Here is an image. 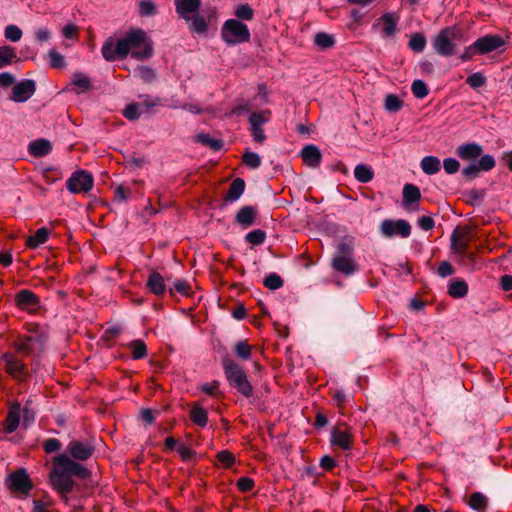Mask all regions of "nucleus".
<instances>
[{"label":"nucleus","mask_w":512,"mask_h":512,"mask_svg":"<svg viewBox=\"0 0 512 512\" xmlns=\"http://www.w3.org/2000/svg\"><path fill=\"white\" fill-rule=\"evenodd\" d=\"M201 0H175L176 11L181 18L190 21L192 14L198 12Z\"/></svg>","instance_id":"4468645a"},{"label":"nucleus","mask_w":512,"mask_h":512,"mask_svg":"<svg viewBox=\"0 0 512 512\" xmlns=\"http://www.w3.org/2000/svg\"><path fill=\"white\" fill-rule=\"evenodd\" d=\"M177 452L184 461L191 460L194 455V452L188 446L181 443L177 446Z\"/></svg>","instance_id":"680f3d73"},{"label":"nucleus","mask_w":512,"mask_h":512,"mask_svg":"<svg viewBox=\"0 0 512 512\" xmlns=\"http://www.w3.org/2000/svg\"><path fill=\"white\" fill-rule=\"evenodd\" d=\"M15 48L4 45L0 46V68L11 65L16 60Z\"/></svg>","instance_id":"7c9ffc66"},{"label":"nucleus","mask_w":512,"mask_h":512,"mask_svg":"<svg viewBox=\"0 0 512 512\" xmlns=\"http://www.w3.org/2000/svg\"><path fill=\"white\" fill-rule=\"evenodd\" d=\"M62 35L66 40L74 42L77 40L78 29L74 24H66L62 29Z\"/></svg>","instance_id":"13d9d810"},{"label":"nucleus","mask_w":512,"mask_h":512,"mask_svg":"<svg viewBox=\"0 0 512 512\" xmlns=\"http://www.w3.org/2000/svg\"><path fill=\"white\" fill-rule=\"evenodd\" d=\"M243 162L246 166L256 169L261 164V157L257 153L246 151L243 155Z\"/></svg>","instance_id":"49530a36"},{"label":"nucleus","mask_w":512,"mask_h":512,"mask_svg":"<svg viewBox=\"0 0 512 512\" xmlns=\"http://www.w3.org/2000/svg\"><path fill=\"white\" fill-rule=\"evenodd\" d=\"M71 85L73 86L75 92L80 94L88 91L91 88V80L87 75L81 72H75L72 75Z\"/></svg>","instance_id":"4be33fe9"},{"label":"nucleus","mask_w":512,"mask_h":512,"mask_svg":"<svg viewBox=\"0 0 512 512\" xmlns=\"http://www.w3.org/2000/svg\"><path fill=\"white\" fill-rule=\"evenodd\" d=\"M373 170L364 164H359L354 169L355 178L361 183H368L373 178Z\"/></svg>","instance_id":"2f4dec72"},{"label":"nucleus","mask_w":512,"mask_h":512,"mask_svg":"<svg viewBox=\"0 0 512 512\" xmlns=\"http://www.w3.org/2000/svg\"><path fill=\"white\" fill-rule=\"evenodd\" d=\"M4 364V370L11 377L22 380L27 375V369L25 365L15 355L11 353H5L1 358Z\"/></svg>","instance_id":"9d476101"},{"label":"nucleus","mask_w":512,"mask_h":512,"mask_svg":"<svg viewBox=\"0 0 512 512\" xmlns=\"http://www.w3.org/2000/svg\"><path fill=\"white\" fill-rule=\"evenodd\" d=\"M254 486V481L249 477H241L237 481V487L242 492H248L250 491Z\"/></svg>","instance_id":"052dcab7"},{"label":"nucleus","mask_w":512,"mask_h":512,"mask_svg":"<svg viewBox=\"0 0 512 512\" xmlns=\"http://www.w3.org/2000/svg\"><path fill=\"white\" fill-rule=\"evenodd\" d=\"M143 114L140 103H131L123 110V115L129 120H136Z\"/></svg>","instance_id":"a19ab883"},{"label":"nucleus","mask_w":512,"mask_h":512,"mask_svg":"<svg viewBox=\"0 0 512 512\" xmlns=\"http://www.w3.org/2000/svg\"><path fill=\"white\" fill-rule=\"evenodd\" d=\"M264 285L271 290H276L282 287L283 280L279 275L271 273L265 277Z\"/></svg>","instance_id":"3c124183"},{"label":"nucleus","mask_w":512,"mask_h":512,"mask_svg":"<svg viewBox=\"0 0 512 512\" xmlns=\"http://www.w3.org/2000/svg\"><path fill=\"white\" fill-rule=\"evenodd\" d=\"M33 512H50L49 503L44 500H34Z\"/></svg>","instance_id":"774afa93"},{"label":"nucleus","mask_w":512,"mask_h":512,"mask_svg":"<svg viewBox=\"0 0 512 512\" xmlns=\"http://www.w3.org/2000/svg\"><path fill=\"white\" fill-rule=\"evenodd\" d=\"M35 92V83L33 80H22L12 89L11 100L15 102H25L32 97Z\"/></svg>","instance_id":"f8f14e48"},{"label":"nucleus","mask_w":512,"mask_h":512,"mask_svg":"<svg viewBox=\"0 0 512 512\" xmlns=\"http://www.w3.org/2000/svg\"><path fill=\"white\" fill-rule=\"evenodd\" d=\"M147 286L149 290L155 295L163 294L166 289L164 278L158 272H153L149 275Z\"/></svg>","instance_id":"5701e85b"},{"label":"nucleus","mask_w":512,"mask_h":512,"mask_svg":"<svg viewBox=\"0 0 512 512\" xmlns=\"http://www.w3.org/2000/svg\"><path fill=\"white\" fill-rule=\"evenodd\" d=\"M266 234L263 230L257 229L250 231L246 235V241L253 245H260L265 241Z\"/></svg>","instance_id":"de8ad7c7"},{"label":"nucleus","mask_w":512,"mask_h":512,"mask_svg":"<svg viewBox=\"0 0 512 512\" xmlns=\"http://www.w3.org/2000/svg\"><path fill=\"white\" fill-rule=\"evenodd\" d=\"M139 13L141 16H151L156 13V6L150 0H143L139 3Z\"/></svg>","instance_id":"603ef678"},{"label":"nucleus","mask_w":512,"mask_h":512,"mask_svg":"<svg viewBox=\"0 0 512 512\" xmlns=\"http://www.w3.org/2000/svg\"><path fill=\"white\" fill-rule=\"evenodd\" d=\"M101 52L107 61H114L127 55L137 60H144L152 56L153 43L144 30L132 28L116 41L107 40Z\"/></svg>","instance_id":"f257e3e1"},{"label":"nucleus","mask_w":512,"mask_h":512,"mask_svg":"<svg viewBox=\"0 0 512 512\" xmlns=\"http://www.w3.org/2000/svg\"><path fill=\"white\" fill-rule=\"evenodd\" d=\"M270 114L269 110L251 113L249 117L250 127H262L263 124L269 121Z\"/></svg>","instance_id":"f704fd0d"},{"label":"nucleus","mask_w":512,"mask_h":512,"mask_svg":"<svg viewBox=\"0 0 512 512\" xmlns=\"http://www.w3.org/2000/svg\"><path fill=\"white\" fill-rule=\"evenodd\" d=\"M23 36L22 30L14 24L7 25L4 29V37L11 42H18Z\"/></svg>","instance_id":"58836bf2"},{"label":"nucleus","mask_w":512,"mask_h":512,"mask_svg":"<svg viewBox=\"0 0 512 512\" xmlns=\"http://www.w3.org/2000/svg\"><path fill=\"white\" fill-rule=\"evenodd\" d=\"M477 165L480 171H489L494 168L495 160L493 156L486 154L479 159Z\"/></svg>","instance_id":"864d4df0"},{"label":"nucleus","mask_w":512,"mask_h":512,"mask_svg":"<svg viewBox=\"0 0 512 512\" xmlns=\"http://www.w3.org/2000/svg\"><path fill=\"white\" fill-rule=\"evenodd\" d=\"M409 48L415 52H422L426 46V38L421 33H415L410 37Z\"/></svg>","instance_id":"ea45409f"},{"label":"nucleus","mask_w":512,"mask_h":512,"mask_svg":"<svg viewBox=\"0 0 512 512\" xmlns=\"http://www.w3.org/2000/svg\"><path fill=\"white\" fill-rule=\"evenodd\" d=\"M189 23V29L193 33L197 34H205L208 30V25L206 23V20L203 16H200L197 13L192 14V18H190V21H187Z\"/></svg>","instance_id":"c85d7f7f"},{"label":"nucleus","mask_w":512,"mask_h":512,"mask_svg":"<svg viewBox=\"0 0 512 512\" xmlns=\"http://www.w3.org/2000/svg\"><path fill=\"white\" fill-rule=\"evenodd\" d=\"M237 357L247 360L251 356V348L245 341L237 342L234 348Z\"/></svg>","instance_id":"8fccbe9b"},{"label":"nucleus","mask_w":512,"mask_h":512,"mask_svg":"<svg viewBox=\"0 0 512 512\" xmlns=\"http://www.w3.org/2000/svg\"><path fill=\"white\" fill-rule=\"evenodd\" d=\"M301 156L304 163L312 168L320 165L322 154L320 149L315 145H307L301 151Z\"/></svg>","instance_id":"dca6fc26"},{"label":"nucleus","mask_w":512,"mask_h":512,"mask_svg":"<svg viewBox=\"0 0 512 512\" xmlns=\"http://www.w3.org/2000/svg\"><path fill=\"white\" fill-rule=\"evenodd\" d=\"M49 237V230L45 227H41L37 229V231L28 237L27 239V246L31 249H35L41 244L45 243L48 240Z\"/></svg>","instance_id":"bb28decb"},{"label":"nucleus","mask_w":512,"mask_h":512,"mask_svg":"<svg viewBox=\"0 0 512 512\" xmlns=\"http://www.w3.org/2000/svg\"><path fill=\"white\" fill-rule=\"evenodd\" d=\"M223 366L230 385L244 396L249 397L252 394V386L243 369L234 361L228 359L224 361Z\"/></svg>","instance_id":"39448f33"},{"label":"nucleus","mask_w":512,"mask_h":512,"mask_svg":"<svg viewBox=\"0 0 512 512\" xmlns=\"http://www.w3.org/2000/svg\"><path fill=\"white\" fill-rule=\"evenodd\" d=\"M235 15L242 20H251L253 18V10L247 4L240 5L235 10Z\"/></svg>","instance_id":"4d7b16f0"},{"label":"nucleus","mask_w":512,"mask_h":512,"mask_svg":"<svg viewBox=\"0 0 512 512\" xmlns=\"http://www.w3.org/2000/svg\"><path fill=\"white\" fill-rule=\"evenodd\" d=\"M49 65L52 68H64L66 66L65 58L56 49L52 48L48 52Z\"/></svg>","instance_id":"e433bc0d"},{"label":"nucleus","mask_w":512,"mask_h":512,"mask_svg":"<svg viewBox=\"0 0 512 512\" xmlns=\"http://www.w3.org/2000/svg\"><path fill=\"white\" fill-rule=\"evenodd\" d=\"M143 113H149L154 108L161 106V99L158 97L143 96L140 102Z\"/></svg>","instance_id":"a18cd8bd"},{"label":"nucleus","mask_w":512,"mask_h":512,"mask_svg":"<svg viewBox=\"0 0 512 512\" xmlns=\"http://www.w3.org/2000/svg\"><path fill=\"white\" fill-rule=\"evenodd\" d=\"M456 152L462 160H471L481 155L482 147L477 143H468L460 145Z\"/></svg>","instance_id":"aec40b11"},{"label":"nucleus","mask_w":512,"mask_h":512,"mask_svg":"<svg viewBox=\"0 0 512 512\" xmlns=\"http://www.w3.org/2000/svg\"><path fill=\"white\" fill-rule=\"evenodd\" d=\"M330 441L332 445L338 446L343 450H349L352 446L351 434L347 431H342L340 429H334L331 432Z\"/></svg>","instance_id":"a211bd4d"},{"label":"nucleus","mask_w":512,"mask_h":512,"mask_svg":"<svg viewBox=\"0 0 512 512\" xmlns=\"http://www.w3.org/2000/svg\"><path fill=\"white\" fill-rule=\"evenodd\" d=\"M51 150V144L48 140L39 139L29 144V152L36 157H43Z\"/></svg>","instance_id":"a878e982"},{"label":"nucleus","mask_w":512,"mask_h":512,"mask_svg":"<svg viewBox=\"0 0 512 512\" xmlns=\"http://www.w3.org/2000/svg\"><path fill=\"white\" fill-rule=\"evenodd\" d=\"M250 131L255 142L263 143L265 141L266 136L262 127H250Z\"/></svg>","instance_id":"0e129e2a"},{"label":"nucleus","mask_w":512,"mask_h":512,"mask_svg":"<svg viewBox=\"0 0 512 512\" xmlns=\"http://www.w3.org/2000/svg\"><path fill=\"white\" fill-rule=\"evenodd\" d=\"M61 448L59 440L51 438L44 442V449L47 453H52Z\"/></svg>","instance_id":"69168bd1"},{"label":"nucleus","mask_w":512,"mask_h":512,"mask_svg":"<svg viewBox=\"0 0 512 512\" xmlns=\"http://www.w3.org/2000/svg\"><path fill=\"white\" fill-rule=\"evenodd\" d=\"M380 232L383 236L392 238L395 236H400L402 238H407L411 233L410 224L403 219L399 220H389L386 219L382 221L380 225Z\"/></svg>","instance_id":"0eeeda50"},{"label":"nucleus","mask_w":512,"mask_h":512,"mask_svg":"<svg viewBox=\"0 0 512 512\" xmlns=\"http://www.w3.org/2000/svg\"><path fill=\"white\" fill-rule=\"evenodd\" d=\"M256 212L252 207H243L236 215V221L244 228L251 226L254 222Z\"/></svg>","instance_id":"cd10ccee"},{"label":"nucleus","mask_w":512,"mask_h":512,"mask_svg":"<svg viewBox=\"0 0 512 512\" xmlns=\"http://www.w3.org/2000/svg\"><path fill=\"white\" fill-rule=\"evenodd\" d=\"M129 349L132 353L133 359H141L146 356V345L141 340H134L129 343Z\"/></svg>","instance_id":"4c0bfd02"},{"label":"nucleus","mask_w":512,"mask_h":512,"mask_svg":"<svg viewBox=\"0 0 512 512\" xmlns=\"http://www.w3.org/2000/svg\"><path fill=\"white\" fill-rule=\"evenodd\" d=\"M190 417H191V420L193 421V423H195L196 425H199L201 427L206 426L207 421H208L207 411L204 408H202L201 406H194L191 409Z\"/></svg>","instance_id":"473e14b6"},{"label":"nucleus","mask_w":512,"mask_h":512,"mask_svg":"<svg viewBox=\"0 0 512 512\" xmlns=\"http://www.w3.org/2000/svg\"><path fill=\"white\" fill-rule=\"evenodd\" d=\"M245 189V182L241 178L235 179L227 192L226 199L234 202L240 198Z\"/></svg>","instance_id":"c756f323"},{"label":"nucleus","mask_w":512,"mask_h":512,"mask_svg":"<svg viewBox=\"0 0 512 512\" xmlns=\"http://www.w3.org/2000/svg\"><path fill=\"white\" fill-rule=\"evenodd\" d=\"M332 266L335 270L345 275H352L357 270V265L349 255H335L332 260Z\"/></svg>","instance_id":"2eb2a0df"},{"label":"nucleus","mask_w":512,"mask_h":512,"mask_svg":"<svg viewBox=\"0 0 512 512\" xmlns=\"http://www.w3.org/2000/svg\"><path fill=\"white\" fill-rule=\"evenodd\" d=\"M34 35L37 42L43 43L51 38V31L47 28H39L35 31Z\"/></svg>","instance_id":"e2e57ef3"},{"label":"nucleus","mask_w":512,"mask_h":512,"mask_svg":"<svg viewBox=\"0 0 512 512\" xmlns=\"http://www.w3.org/2000/svg\"><path fill=\"white\" fill-rule=\"evenodd\" d=\"M466 82L471 88L476 89L486 83V77L481 72H475L467 77Z\"/></svg>","instance_id":"09e8293b"},{"label":"nucleus","mask_w":512,"mask_h":512,"mask_svg":"<svg viewBox=\"0 0 512 512\" xmlns=\"http://www.w3.org/2000/svg\"><path fill=\"white\" fill-rule=\"evenodd\" d=\"M384 106L385 109L389 112H397L402 108L403 102L399 99L398 96L389 94L385 98Z\"/></svg>","instance_id":"37998d69"},{"label":"nucleus","mask_w":512,"mask_h":512,"mask_svg":"<svg viewBox=\"0 0 512 512\" xmlns=\"http://www.w3.org/2000/svg\"><path fill=\"white\" fill-rule=\"evenodd\" d=\"M413 95L418 99H423L428 95L426 83L420 79L413 81L411 85Z\"/></svg>","instance_id":"c03bdc74"},{"label":"nucleus","mask_w":512,"mask_h":512,"mask_svg":"<svg viewBox=\"0 0 512 512\" xmlns=\"http://www.w3.org/2000/svg\"><path fill=\"white\" fill-rule=\"evenodd\" d=\"M43 338L38 335H28L21 337L16 343V350L24 355L33 353L36 349L42 347Z\"/></svg>","instance_id":"ddd939ff"},{"label":"nucleus","mask_w":512,"mask_h":512,"mask_svg":"<svg viewBox=\"0 0 512 512\" xmlns=\"http://www.w3.org/2000/svg\"><path fill=\"white\" fill-rule=\"evenodd\" d=\"M173 289L179 292L180 294H188L190 290V285L185 280H176L173 284Z\"/></svg>","instance_id":"338daca9"},{"label":"nucleus","mask_w":512,"mask_h":512,"mask_svg":"<svg viewBox=\"0 0 512 512\" xmlns=\"http://www.w3.org/2000/svg\"><path fill=\"white\" fill-rule=\"evenodd\" d=\"M460 38V31L455 27L442 29L433 39L434 50L441 56H451L457 48V40Z\"/></svg>","instance_id":"20e7f679"},{"label":"nucleus","mask_w":512,"mask_h":512,"mask_svg":"<svg viewBox=\"0 0 512 512\" xmlns=\"http://www.w3.org/2000/svg\"><path fill=\"white\" fill-rule=\"evenodd\" d=\"M6 484L11 492L18 495H25L31 489V482L24 470L10 474L6 480Z\"/></svg>","instance_id":"1a4fd4ad"},{"label":"nucleus","mask_w":512,"mask_h":512,"mask_svg":"<svg viewBox=\"0 0 512 512\" xmlns=\"http://www.w3.org/2000/svg\"><path fill=\"white\" fill-rule=\"evenodd\" d=\"M468 292V286L464 281H454L448 286V293L453 298L464 297Z\"/></svg>","instance_id":"72a5a7b5"},{"label":"nucleus","mask_w":512,"mask_h":512,"mask_svg":"<svg viewBox=\"0 0 512 512\" xmlns=\"http://www.w3.org/2000/svg\"><path fill=\"white\" fill-rule=\"evenodd\" d=\"M198 140L211 147L213 150H219L222 147V142L217 139L211 138L208 134H200L198 135Z\"/></svg>","instance_id":"5fc2aeb1"},{"label":"nucleus","mask_w":512,"mask_h":512,"mask_svg":"<svg viewBox=\"0 0 512 512\" xmlns=\"http://www.w3.org/2000/svg\"><path fill=\"white\" fill-rule=\"evenodd\" d=\"M422 171L427 175H434L440 171L441 163L435 156H425L420 162Z\"/></svg>","instance_id":"b1692460"},{"label":"nucleus","mask_w":512,"mask_h":512,"mask_svg":"<svg viewBox=\"0 0 512 512\" xmlns=\"http://www.w3.org/2000/svg\"><path fill=\"white\" fill-rule=\"evenodd\" d=\"M16 303L21 309H34L38 305L37 296L29 290H22L16 296Z\"/></svg>","instance_id":"6ab92c4d"},{"label":"nucleus","mask_w":512,"mask_h":512,"mask_svg":"<svg viewBox=\"0 0 512 512\" xmlns=\"http://www.w3.org/2000/svg\"><path fill=\"white\" fill-rule=\"evenodd\" d=\"M314 43L321 49H327L334 45L335 40L332 35L325 32H320L315 35Z\"/></svg>","instance_id":"c9c22d12"},{"label":"nucleus","mask_w":512,"mask_h":512,"mask_svg":"<svg viewBox=\"0 0 512 512\" xmlns=\"http://www.w3.org/2000/svg\"><path fill=\"white\" fill-rule=\"evenodd\" d=\"M20 405L19 404H13L10 407L9 414L6 419V431L9 433L14 432L17 427L19 426L20 422Z\"/></svg>","instance_id":"393cba45"},{"label":"nucleus","mask_w":512,"mask_h":512,"mask_svg":"<svg viewBox=\"0 0 512 512\" xmlns=\"http://www.w3.org/2000/svg\"><path fill=\"white\" fill-rule=\"evenodd\" d=\"M217 459L225 468L230 467L235 462L234 455L227 450L219 452L217 454Z\"/></svg>","instance_id":"6e6d98bb"},{"label":"nucleus","mask_w":512,"mask_h":512,"mask_svg":"<svg viewBox=\"0 0 512 512\" xmlns=\"http://www.w3.org/2000/svg\"><path fill=\"white\" fill-rule=\"evenodd\" d=\"M443 168L447 174H454L459 170L460 164L455 158H446L443 161Z\"/></svg>","instance_id":"bf43d9fd"},{"label":"nucleus","mask_w":512,"mask_h":512,"mask_svg":"<svg viewBox=\"0 0 512 512\" xmlns=\"http://www.w3.org/2000/svg\"><path fill=\"white\" fill-rule=\"evenodd\" d=\"M93 187V177L85 171H77L67 181L71 193H86Z\"/></svg>","instance_id":"6e6552de"},{"label":"nucleus","mask_w":512,"mask_h":512,"mask_svg":"<svg viewBox=\"0 0 512 512\" xmlns=\"http://www.w3.org/2000/svg\"><path fill=\"white\" fill-rule=\"evenodd\" d=\"M68 451L70 454L79 460H86L93 453V448L79 441H72L68 445Z\"/></svg>","instance_id":"f3484780"},{"label":"nucleus","mask_w":512,"mask_h":512,"mask_svg":"<svg viewBox=\"0 0 512 512\" xmlns=\"http://www.w3.org/2000/svg\"><path fill=\"white\" fill-rule=\"evenodd\" d=\"M505 45V41L498 35H486L475 41L478 54H487Z\"/></svg>","instance_id":"9b49d317"},{"label":"nucleus","mask_w":512,"mask_h":512,"mask_svg":"<svg viewBox=\"0 0 512 512\" xmlns=\"http://www.w3.org/2000/svg\"><path fill=\"white\" fill-rule=\"evenodd\" d=\"M486 505H487V499L483 494H481L479 492H475L471 495L470 500H469V506L472 509L481 511L486 508Z\"/></svg>","instance_id":"79ce46f5"},{"label":"nucleus","mask_w":512,"mask_h":512,"mask_svg":"<svg viewBox=\"0 0 512 512\" xmlns=\"http://www.w3.org/2000/svg\"><path fill=\"white\" fill-rule=\"evenodd\" d=\"M221 37L226 44L237 45L250 40V31L241 21L228 19L221 28Z\"/></svg>","instance_id":"7ed1b4c3"},{"label":"nucleus","mask_w":512,"mask_h":512,"mask_svg":"<svg viewBox=\"0 0 512 512\" xmlns=\"http://www.w3.org/2000/svg\"><path fill=\"white\" fill-rule=\"evenodd\" d=\"M55 468L51 472L50 480L52 486L61 495L62 499L69 504L70 499L67 494L72 491V476L85 478L88 471L82 465L74 462L66 455H59L54 460Z\"/></svg>","instance_id":"f03ea898"},{"label":"nucleus","mask_w":512,"mask_h":512,"mask_svg":"<svg viewBox=\"0 0 512 512\" xmlns=\"http://www.w3.org/2000/svg\"><path fill=\"white\" fill-rule=\"evenodd\" d=\"M400 16L396 12L384 13L373 24V29H380L381 37L384 39L393 38L398 32Z\"/></svg>","instance_id":"423d86ee"},{"label":"nucleus","mask_w":512,"mask_h":512,"mask_svg":"<svg viewBox=\"0 0 512 512\" xmlns=\"http://www.w3.org/2000/svg\"><path fill=\"white\" fill-rule=\"evenodd\" d=\"M420 190L411 184H406L403 189V205L407 210H412V204L419 201Z\"/></svg>","instance_id":"412c9836"}]
</instances>
